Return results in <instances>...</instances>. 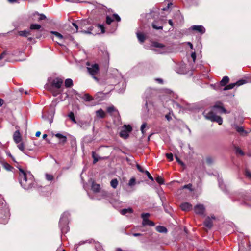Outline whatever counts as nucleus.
I'll list each match as a JSON object with an SVG mask.
<instances>
[{
	"label": "nucleus",
	"instance_id": "obj_14",
	"mask_svg": "<svg viewBox=\"0 0 251 251\" xmlns=\"http://www.w3.org/2000/svg\"><path fill=\"white\" fill-rule=\"evenodd\" d=\"M221 103H216L213 107V110H218V112L220 113H229V112H228L224 107L220 105Z\"/></svg>",
	"mask_w": 251,
	"mask_h": 251
},
{
	"label": "nucleus",
	"instance_id": "obj_20",
	"mask_svg": "<svg viewBox=\"0 0 251 251\" xmlns=\"http://www.w3.org/2000/svg\"><path fill=\"white\" fill-rule=\"evenodd\" d=\"M13 139L14 141L16 143H19L20 142L21 140V137L20 135V133L18 130L16 131L13 135Z\"/></svg>",
	"mask_w": 251,
	"mask_h": 251
},
{
	"label": "nucleus",
	"instance_id": "obj_10",
	"mask_svg": "<svg viewBox=\"0 0 251 251\" xmlns=\"http://www.w3.org/2000/svg\"><path fill=\"white\" fill-rule=\"evenodd\" d=\"M190 29L193 31H197L198 33L203 34L205 32V29L203 26L201 25H194L190 27Z\"/></svg>",
	"mask_w": 251,
	"mask_h": 251
},
{
	"label": "nucleus",
	"instance_id": "obj_1",
	"mask_svg": "<svg viewBox=\"0 0 251 251\" xmlns=\"http://www.w3.org/2000/svg\"><path fill=\"white\" fill-rule=\"evenodd\" d=\"M19 182L23 188L28 190L31 189L34 184V176L30 172H26L18 167Z\"/></svg>",
	"mask_w": 251,
	"mask_h": 251
},
{
	"label": "nucleus",
	"instance_id": "obj_21",
	"mask_svg": "<svg viewBox=\"0 0 251 251\" xmlns=\"http://www.w3.org/2000/svg\"><path fill=\"white\" fill-rule=\"evenodd\" d=\"M9 217V211L7 210L6 212H5V214L4 215V218L1 217L0 216V223L5 224L8 222V220Z\"/></svg>",
	"mask_w": 251,
	"mask_h": 251
},
{
	"label": "nucleus",
	"instance_id": "obj_30",
	"mask_svg": "<svg viewBox=\"0 0 251 251\" xmlns=\"http://www.w3.org/2000/svg\"><path fill=\"white\" fill-rule=\"evenodd\" d=\"M171 104L174 108H181L182 106L178 103V102L175 101L173 100L170 101Z\"/></svg>",
	"mask_w": 251,
	"mask_h": 251
},
{
	"label": "nucleus",
	"instance_id": "obj_64",
	"mask_svg": "<svg viewBox=\"0 0 251 251\" xmlns=\"http://www.w3.org/2000/svg\"><path fill=\"white\" fill-rule=\"evenodd\" d=\"M236 152L239 153L241 155H244L243 151L239 148L236 149Z\"/></svg>",
	"mask_w": 251,
	"mask_h": 251
},
{
	"label": "nucleus",
	"instance_id": "obj_63",
	"mask_svg": "<svg viewBox=\"0 0 251 251\" xmlns=\"http://www.w3.org/2000/svg\"><path fill=\"white\" fill-rule=\"evenodd\" d=\"M7 52L6 51H3L0 55V60L3 58L7 54Z\"/></svg>",
	"mask_w": 251,
	"mask_h": 251
},
{
	"label": "nucleus",
	"instance_id": "obj_24",
	"mask_svg": "<svg viewBox=\"0 0 251 251\" xmlns=\"http://www.w3.org/2000/svg\"><path fill=\"white\" fill-rule=\"evenodd\" d=\"M100 185L99 184H96L94 182L92 183V189L94 192H99L100 190Z\"/></svg>",
	"mask_w": 251,
	"mask_h": 251
},
{
	"label": "nucleus",
	"instance_id": "obj_38",
	"mask_svg": "<svg viewBox=\"0 0 251 251\" xmlns=\"http://www.w3.org/2000/svg\"><path fill=\"white\" fill-rule=\"evenodd\" d=\"M205 162L206 164L208 165H211L213 164L214 162V159L212 157L210 156H208L205 159Z\"/></svg>",
	"mask_w": 251,
	"mask_h": 251
},
{
	"label": "nucleus",
	"instance_id": "obj_7",
	"mask_svg": "<svg viewBox=\"0 0 251 251\" xmlns=\"http://www.w3.org/2000/svg\"><path fill=\"white\" fill-rule=\"evenodd\" d=\"M150 216L149 213H143L141 214V217L143 219L142 225L143 226H153L154 223L149 219V217Z\"/></svg>",
	"mask_w": 251,
	"mask_h": 251
},
{
	"label": "nucleus",
	"instance_id": "obj_23",
	"mask_svg": "<svg viewBox=\"0 0 251 251\" xmlns=\"http://www.w3.org/2000/svg\"><path fill=\"white\" fill-rule=\"evenodd\" d=\"M156 230L159 233H166L167 232V228L161 226H158L156 227Z\"/></svg>",
	"mask_w": 251,
	"mask_h": 251
},
{
	"label": "nucleus",
	"instance_id": "obj_19",
	"mask_svg": "<svg viewBox=\"0 0 251 251\" xmlns=\"http://www.w3.org/2000/svg\"><path fill=\"white\" fill-rule=\"evenodd\" d=\"M180 207L181 209L183 211H189L192 208V205L188 202L182 203Z\"/></svg>",
	"mask_w": 251,
	"mask_h": 251
},
{
	"label": "nucleus",
	"instance_id": "obj_25",
	"mask_svg": "<svg viewBox=\"0 0 251 251\" xmlns=\"http://www.w3.org/2000/svg\"><path fill=\"white\" fill-rule=\"evenodd\" d=\"M82 98L86 101H90L93 100V97L88 93L85 94Z\"/></svg>",
	"mask_w": 251,
	"mask_h": 251
},
{
	"label": "nucleus",
	"instance_id": "obj_15",
	"mask_svg": "<svg viewBox=\"0 0 251 251\" xmlns=\"http://www.w3.org/2000/svg\"><path fill=\"white\" fill-rule=\"evenodd\" d=\"M203 114L205 119H208L212 121L214 118L215 114L212 111L205 110Z\"/></svg>",
	"mask_w": 251,
	"mask_h": 251
},
{
	"label": "nucleus",
	"instance_id": "obj_52",
	"mask_svg": "<svg viewBox=\"0 0 251 251\" xmlns=\"http://www.w3.org/2000/svg\"><path fill=\"white\" fill-rule=\"evenodd\" d=\"M147 124L146 123H144L141 126V131L143 135L145 134L144 128L146 127Z\"/></svg>",
	"mask_w": 251,
	"mask_h": 251
},
{
	"label": "nucleus",
	"instance_id": "obj_39",
	"mask_svg": "<svg viewBox=\"0 0 251 251\" xmlns=\"http://www.w3.org/2000/svg\"><path fill=\"white\" fill-rule=\"evenodd\" d=\"M68 116L74 123H76V121L75 119V116L73 112H70L68 115Z\"/></svg>",
	"mask_w": 251,
	"mask_h": 251
},
{
	"label": "nucleus",
	"instance_id": "obj_13",
	"mask_svg": "<svg viewBox=\"0 0 251 251\" xmlns=\"http://www.w3.org/2000/svg\"><path fill=\"white\" fill-rule=\"evenodd\" d=\"M152 46L154 47L160 48L161 50V51H160L161 53L167 52L168 51L167 48L165 46H164L162 44H161V43H159L158 42H154L152 44Z\"/></svg>",
	"mask_w": 251,
	"mask_h": 251
},
{
	"label": "nucleus",
	"instance_id": "obj_43",
	"mask_svg": "<svg viewBox=\"0 0 251 251\" xmlns=\"http://www.w3.org/2000/svg\"><path fill=\"white\" fill-rule=\"evenodd\" d=\"M3 167L7 171H11L13 169V167L7 163L3 164Z\"/></svg>",
	"mask_w": 251,
	"mask_h": 251
},
{
	"label": "nucleus",
	"instance_id": "obj_4",
	"mask_svg": "<svg viewBox=\"0 0 251 251\" xmlns=\"http://www.w3.org/2000/svg\"><path fill=\"white\" fill-rule=\"evenodd\" d=\"M144 101L145 103L142 107V112L143 116L146 117L150 113L151 110L153 108V104L150 98L148 97H146Z\"/></svg>",
	"mask_w": 251,
	"mask_h": 251
},
{
	"label": "nucleus",
	"instance_id": "obj_60",
	"mask_svg": "<svg viewBox=\"0 0 251 251\" xmlns=\"http://www.w3.org/2000/svg\"><path fill=\"white\" fill-rule=\"evenodd\" d=\"M191 187H192V184H187V185H185L184 186H183V188H187V189H190L191 191H192V189H191Z\"/></svg>",
	"mask_w": 251,
	"mask_h": 251
},
{
	"label": "nucleus",
	"instance_id": "obj_36",
	"mask_svg": "<svg viewBox=\"0 0 251 251\" xmlns=\"http://www.w3.org/2000/svg\"><path fill=\"white\" fill-rule=\"evenodd\" d=\"M33 16H35L36 15H39L40 16L39 18V21H41V20H45L46 19V16L44 14H39L37 12H35L34 13H33Z\"/></svg>",
	"mask_w": 251,
	"mask_h": 251
},
{
	"label": "nucleus",
	"instance_id": "obj_22",
	"mask_svg": "<svg viewBox=\"0 0 251 251\" xmlns=\"http://www.w3.org/2000/svg\"><path fill=\"white\" fill-rule=\"evenodd\" d=\"M235 129L238 132L240 133L242 135H246L247 132L244 130L243 127L239 126L237 125L235 126Z\"/></svg>",
	"mask_w": 251,
	"mask_h": 251
},
{
	"label": "nucleus",
	"instance_id": "obj_55",
	"mask_svg": "<svg viewBox=\"0 0 251 251\" xmlns=\"http://www.w3.org/2000/svg\"><path fill=\"white\" fill-rule=\"evenodd\" d=\"M145 173L147 175L148 177L149 178V179H150L151 181L153 180V178L152 177V176L151 175V174H150V173L148 171H145Z\"/></svg>",
	"mask_w": 251,
	"mask_h": 251
},
{
	"label": "nucleus",
	"instance_id": "obj_59",
	"mask_svg": "<svg viewBox=\"0 0 251 251\" xmlns=\"http://www.w3.org/2000/svg\"><path fill=\"white\" fill-rule=\"evenodd\" d=\"M136 167H137L138 170L140 172H141L142 173H144L145 172L144 170H143V169L142 168V167L140 165L137 164Z\"/></svg>",
	"mask_w": 251,
	"mask_h": 251
},
{
	"label": "nucleus",
	"instance_id": "obj_27",
	"mask_svg": "<svg viewBox=\"0 0 251 251\" xmlns=\"http://www.w3.org/2000/svg\"><path fill=\"white\" fill-rule=\"evenodd\" d=\"M73 85V80L70 78L66 79L65 81V86L67 88H70Z\"/></svg>",
	"mask_w": 251,
	"mask_h": 251
},
{
	"label": "nucleus",
	"instance_id": "obj_9",
	"mask_svg": "<svg viewBox=\"0 0 251 251\" xmlns=\"http://www.w3.org/2000/svg\"><path fill=\"white\" fill-rule=\"evenodd\" d=\"M247 82V81L244 79H240L237 81L235 83H230L226 86L223 89V90H228L233 89L235 86H239L243 84H245Z\"/></svg>",
	"mask_w": 251,
	"mask_h": 251
},
{
	"label": "nucleus",
	"instance_id": "obj_32",
	"mask_svg": "<svg viewBox=\"0 0 251 251\" xmlns=\"http://www.w3.org/2000/svg\"><path fill=\"white\" fill-rule=\"evenodd\" d=\"M133 212V210L131 208L123 209L121 210V214L122 215H126L127 213H131Z\"/></svg>",
	"mask_w": 251,
	"mask_h": 251
},
{
	"label": "nucleus",
	"instance_id": "obj_8",
	"mask_svg": "<svg viewBox=\"0 0 251 251\" xmlns=\"http://www.w3.org/2000/svg\"><path fill=\"white\" fill-rule=\"evenodd\" d=\"M229 80V79L228 76H225L223 77L222 79L220 82L219 84H215L214 85H212V86L213 87V88L215 90H221V86H225L226 85L227 83H228Z\"/></svg>",
	"mask_w": 251,
	"mask_h": 251
},
{
	"label": "nucleus",
	"instance_id": "obj_5",
	"mask_svg": "<svg viewBox=\"0 0 251 251\" xmlns=\"http://www.w3.org/2000/svg\"><path fill=\"white\" fill-rule=\"evenodd\" d=\"M55 109L54 107L51 106L49 111L48 112V115L42 114V118L45 120L48 121L50 124L53 122V117L54 116Z\"/></svg>",
	"mask_w": 251,
	"mask_h": 251
},
{
	"label": "nucleus",
	"instance_id": "obj_12",
	"mask_svg": "<svg viewBox=\"0 0 251 251\" xmlns=\"http://www.w3.org/2000/svg\"><path fill=\"white\" fill-rule=\"evenodd\" d=\"M63 84V80L59 78H56L54 79L52 82V86L55 87L56 88L59 89Z\"/></svg>",
	"mask_w": 251,
	"mask_h": 251
},
{
	"label": "nucleus",
	"instance_id": "obj_29",
	"mask_svg": "<svg viewBox=\"0 0 251 251\" xmlns=\"http://www.w3.org/2000/svg\"><path fill=\"white\" fill-rule=\"evenodd\" d=\"M137 36L138 39L139 40V41L140 42L143 43L144 42V41L145 40V37L143 34L140 33V32H137Z\"/></svg>",
	"mask_w": 251,
	"mask_h": 251
},
{
	"label": "nucleus",
	"instance_id": "obj_31",
	"mask_svg": "<svg viewBox=\"0 0 251 251\" xmlns=\"http://www.w3.org/2000/svg\"><path fill=\"white\" fill-rule=\"evenodd\" d=\"M118 185V181L116 178L113 179L110 182V185L114 189L116 188Z\"/></svg>",
	"mask_w": 251,
	"mask_h": 251
},
{
	"label": "nucleus",
	"instance_id": "obj_40",
	"mask_svg": "<svg viewBox=\"0 0 251 251\" xmlns=\"http://www.w3.org/2000/svg\"><path fill=\"white\" fill-rule=\"evenodd\" d=\"M92 157L94 159L93 160V163L95 164L96 162H97L99 161V159L100 158L99 156L95 153V152H92Z\"/></svg>",
	"mask_w": 251,
	"mask_h": 251
},
{
	"label": "nucleus",
	"instance_id": "obj_11",
	"mask_svg": "<svg viewBox=\"0 0 251 251\" xmlns=\"http://www.w3.org/2000/svg\"><path fill=\"white\" fill-rule=\"evenodd\" d=\"M194 211L197 214L203 215L205 211V207L203 204H197L194 207Z\"/></svg>",
	"mask_w": 251,
	"mask_h": 251
},
{
	"label": "nucleus",
	"instance_id": "obj_34",
	"mask_svg": "<svg viewBox=\"0 0 251 251\" xmlns=\"http://www.w3.org/2000/svg\"><path fill=\"white\" fill-rule=\"evenodd\" d=\"M50 33L53 34L54 36H55V37L60 40H62L64 38L63 35L58 32L51 31H50Z\"/></svg>",
	"mask_w": 251,
	"mask_h": 251
},
{
	"label": "nucleus",
	"instance_id": "obj_46",
	"mask_svg": "<svg viewBox=\"0 0 251 251\" xmlns=\"http://www.w3.org/2000/svg\"><path fill=\"white\" fill-rule=\"evenodd\" d=\"M90 126V123L89 122H84L82 123L81 124V127L83 128H86Z\"/></svg>",
	"mask_w": 251,
	"mask_h": 251
},
{
	"label": "nucleus",
	"instance_id": "obj_54",
	"mask_svg": "<svg viewBox=\"0 0 251 251\" xmlns=\"http://www.w3.org/2000/svg\"><path fill=\"white\" fill-rule=\"evenodd\" d=\"M113 17L115 19V20H116L117 22H119L121 21V18L118 14H114L113 15Z\"/></svg>",
	"mask_w": 251,
	"mask_h": 251
},
{
	"label": "nucleus",
	"instance_id": "obj_47",
	"mask_svg": "<svg viewBox=\"0 0 251 251\" xmlns=\"http://www.w3.org/2000/svg\"><path fill=\"white\" fill-rule=\"evenodd\" d=\"M97 26L100 29L101 33H104L105 32L104 27L102 25L98 24Z\"/></svg>",
	"mask_w": 251,
	"mask_h": 251
},
{
	"label": "nucleus",
	"instance_id": "obj_16",
	"mask_svg": "<svg viewBox=\"0 0 251 251\" xmlns=\"http://www.w3.org/2000/svg\"><path fill=\"white\" fill-rule=\"evenodd\" d=\"M152 27L155 29H162L163 28L162 21H155L152 23Z\"/></svg>",
	"mask_w": 251,
	"mask_h": 251
},
{
	"label": "nucleus",
	"instance_id": "obj_33",
	"mask_svg": "<svg viewBox=\"0 0 251 251\" xmlns=\"http://www.w3.org/2000/svg\"><path fill=\"white\" fill-rule=\"evenodd\" d=\"M41 28V26L37 24H32L30 25V28L31 30H39Z\"/></svg>",
	"mask_w": 251,
	"mask_h": 251
},
{
	"label": "nucleus",
	"instance_id": "obj_57",
	"mask_svg": "<svg viewBox=\"0 0 251 251\" xmlns=\"http://www.w3.org/2000/svg\"><path fill=\"white\" fill-rule=\"evenodd\" d=\"M245 175L247 177L251 179V172H250L249 171H248V170L246 171Z\"/></svg>",
	"mask_w": 251,
	"mask_h": 251
},
{
	"label": "nucleus",
	"instance_id": "obj_42",
	"mask_svg": "<svg viewBox=\"0 0 251 251\" xmlns=\"http://www.w3.org/2000/svg\"><path fill=\"white\" fill-rule=\"evenodd\" d=\"M45 177L48 181H52L53 179V176L50 174H46Z\"/></svg>",
	"mask_w": 251,
	"mask_h": 251
},
{
	"label": "nucleus",
	"instance_id": "obj_3",
	"mask_svg": "<svg viewBox=\"0 0 251 251\" xmlns=\"http://www.w3.org/2000/svg\"><path fill=\"white\" fill-rule=\"evenodd\" d=\"M87 68L89 74L92 76L94 79L97 82H99V79L97 77V75L99 73V67L97 64H90L87 62Z\"/></svg>",
	"mask_w": 251,
	"mask_h": 251
},
{
	"label": "nucleus",
	"instance_id": "obj_44",
	"mask_svg": "<svg viewBox=\"0 0 251 251\" xmlns=\"http://www.w3.org/2000/svg\"><path fill=\"white\" fill-rule=\"evenodd\" d=\"M155 180L157 182V183H158L159 184H163L164 183V180H163V179L161 177H160L159 176H158L155 178Z\"/></svg>",
	"mask_w": 251,
	"mask_h": 251
},
{
	"label": "nucleus",
	"instance_id": "obj_50",
	"mask_svg": "<svg viewBox=\"0 0 251 251\" xmlns=\"http://www.w3.org/2000/svg\"><path fill=\"white\" fill-rule=\"evenodd\" d=\"M113 21V20L109 16H106V23L107 24L110 25Z\"/></svg>",
	"mask_w": 251,
	"mask_h": 251
},
{
	"label": "nucleus",
	"instance_id": "obj_53",
	"mask_svg": "<svg viewBox=\"0 0 251 251\" xmlns=\"http://www.w3.org/2000/svg\"><path fill=\"white\" fill-rule=\"evenodd\" d=\"M114 110H115V108L113 106L108 107L107 108V112H108L109 113H111L112 112L114 111Z\"/></svg>",
	"mask_w": 251,
	"mask_h": 251
},
{
	"label": "nucleus",
	"instance_id": "obj_49",
	"mask_svg": "<svg viewBox=\"0 0 251 251\" xmlns=\"http://www.w3.org/2000/svg\"><path fill=\"white\" fill-rule=\"evenodd\" d=\"M218 182L219 187L221 189H224L225 188V185L223 183V180L221 179H218Z\"/></svg>",
	"mask_w": 251,
	"mask_h": 251
},
{
	"label": "nucleus",
	"instance_id": "obj_37",
	"mask_svg": "<svg viewBox=\"0 0 251 251\" xmlns=\"http://www.w3.org/2000/svg\"><path fill=\"white\" fill-rule=\"evenodd\" d=\"M136 183V179L135 178V177H132L129 181L128 182V185L129 186V187H133V186H134Z\"/></svg>",
	"mask_w": 251,
	"mask_h": 251
},
{
	"label": "nucleus",
	"instance_id": "obj_28",
	"mask_svg": "<svg viewBox=\"0 0 251 251\" xmlns=\"http://www.w3.org/2000/svg\"><path fill=\"white\" fill-rule=\"evenodd\" d=\"M212 120H213L212 121V122H216L219 125H222V124L223 123L222 118L220 116H217L216 115H215L214 118H213V119H212Z\"/></svg>",
	"mask_w": 251,
	"mask_h": 251
},
{
	"label": "nucleus",
	"instance_id": "obj_58",
	"mask_svg": "<svg viewBox=\"0 0 251 251\" xmlns=\"http://www.w3.org/2000/svg\"><path fill=\"white\" fill-rule=\"evenodd\" d=\"M102 196L103 198L107 199L108 197L109 194L105 191L102 192Z\"/></svg>",
	"mask_w": 251,
	"mask_h": 251
},
{
	"label": "nucleus",
	"instance_id": "obj_41",
	"mask_svg": "<svg viewBox=\"0 0 251 251\" xmlns=\"http://www.w3.org/2000/svg\"><path fill=\"white\" fill-rule=\"evenodd\" d=\"M173 115L172 111L169 112V113L165 115V118L168 121L172 120V116Z\"/></svg>",
	"mask_w": 251,
	"mask_h": 251
},
{
	"label": "nucleus",
	"instance_id": "obj_26",
	"mask_svg": "<svg viewBox=\"0 0 251 251\" xmlns=\"http://www.w3.org/2000/svg\"><path fill=\"white\" fill-rule=\"evenodd\" d=\"M96 113L97 116L99 117V118H104L105 117V113L101 109L97 110L96 112Z\"/></svg>",
	"mask_w": 251,
	"mask_h": 251
},
{
	"label": "nucleus",
	"instance_id": "obj_61",
	"mask_svg": "<svg viewBox=\"0 0 251 251\" xmlns=\"http://www.w3.org/2000/svg\"><path fill=\"white\" fill-rule=\"evenodd\" d=\"M191 57L193 59V62H195V60H196V55L195 52H193L191 54Z\"/></svg>",
	"mask_w": 251,
	"mask_h": 251
},
{
	"label": "nucleus",
	"instance_id": "obj_2",
	"mask_svg": "<svg viewBox=\"0 0 251 251\" xmlns=\"http://www.w3.org/2000/svg\"><path fill=\"white\" fill-rule=\"evenodd\" d=\"M69 217L70 213L68 212H65L61 215L59 221V227L62 233L65 234L69 230L68 226Z\"/></svg>",
	"mask_w": 251,
	"mask_h": 251
},
{
	"label": "nucleus",
	"instance_id": "obj_48",
	"mask_svg": "<svg viewBox=\"0 0 251 251\" xmlns=\"http://www.w3.org/2000/svg\"><path fill=\"white\" fill-rule=\"evenodd\" d=\"M166 156L167 157V158L170 161H171L173 160V154L172 153H166Z\"/></svg>",
	"mask_w": 251,
	"mask_h": 251
},
{
	"label": "nucleus",
	"instance_id": "obj_45",
	"mask_svg": "<svg viewBox=\"0 0 251 251\" xmlns=\"http://www.w3.org/2000/svg\"><path fill=\"white\" fill-rule=\"evenodd\" d=\"M18 149L22 151L23 152H25V149H24V145L23 143H20L17 146Z\"/></svg>",
	"mask_w": 251,
	"mask_h": 251
},
{
	"label": "nucleus",
	"instance_id": "obj_62",
	"mask_svg": "<svg viewBox=\"0 0 251 251\" xmlns=\"http://www.w3.org/2000/svg\"><path fill=\"white\" fill-rule=\"evenodd\" d=\"M8 1L10 3H19V0H8Z\"/></svg>",
	"mask_w": 251,
	"mask_h": 251
},
{
	"label": "nucleus",
	"instance_id": "obj_6",
	"mask_svg": "<svg viewBox=\"0 0 251 251\" xmlns=\"http://www.w3.org/2000/svg\"><path fill=\"white\" fill-rule=\"evenodd\" d=\"M132 127L130 125H125L120 132V137L125 139L127 138L129 136V134L132 131Z\"/></svg>",
	"mask_w": 251,
	"mask_h": 251
},
{
	"label": "nucleus",
	"instance_id": "obj_17",
	"mask_svg": "<svg viewBox=\"0 0 251 251\" xmlns=\"http://www.w3.org/2000/svg\"><path fill=\"white\" fill-rule=\"evenodd\" d=\"M215 218L213 216L211 217V218L210 217H207L204 222V226L208 228H210L212 226V219H214Z\"/></svg>",
	"mask_w": 251,
	"mask_h": 251
},
{
	"label": "nucleus",
	"instance_id": "obj_35",
	"mask_svg": "<svg viewBox=\"0 0 251 251\" xmlns=\"http://www.w3.org/2000/svg\"><path fill=\"white\" fill-rule=\"evenodd\" d=\"M19 34L21 36L27 37L30 34V31L26 30L20 31L19 32Z\"/></svg>",
	"mask_w": 251,
	"mask_h": 251
},
{
	"label": "nucleus",
	"instance_id": "obj_56",
	"mask_svg": "<svg viewBox=\"0 0 251 251\" xmlns=\"http://www.w3.org/2000/svg\"><path fill=\"white\" fill-rule=\"evenodd\" d=\"M175 158H176V160L177 161V162H178V163L180 165H181L182 166H184V164L183 162H182L180 159L176 155L175 156Z\"/></svg>",
	"mask_w": 251,
	"mask_h": 251
},
{
	"label": "nucleus",
	"instance_id": "obj_18",
	"mask_svg": "<svg viewBox=\"0 0 251 251\" xmlns=\"http://www.w3.org/2000/svg\"><path fill=\"white\" fill-rule=\"evenodd\" d=\"M55 137L59 139V143L64 144L67 141V137L60 133H56L55 134Z\"/></svg>",
	"mask_w": 251,
	"mask_h": 251
},
{
	"label": "nucleus",
	"instance_id": "obj_51",
	"mask_svg": "<svg viewBox=\"0 0 251 251\" xmlns=\"http://www.w3.org/2000/svg\"><path fill=\"white\" fill-rule=\"evenodd\" d=\"M93 27H90L88 30L80 31V32L85 34H91V31L93 30Z\"/></svg>",
	"mask_w": 251,
	"mask_h": 251
}]
</instances>
